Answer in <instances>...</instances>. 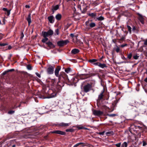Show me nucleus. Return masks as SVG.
<instances>
[{"mask_svg":"<svg viewBox=\"0 0 147 147\" xmlns=\"http://www.w3.org/2000/svg\"><path fill=\"white\" fill-rule=\"evenodd\" d=\"M138 102L132 101L127 105V107L128 109L131 110L133 112L138 113Z\"/></svg>","mask_w":147,"mask_h":147,"instance_id":"1","label":"nucleus"},{"mask_svg":"<svg viewBox=\"0 0 147 147\" xmlns=\"http://www.w3.org/2000/svg\"><path fill=\"white\" fill-rule=\"evenodd\" d=\"M91 88V85L89 84L84 85L83 88L81 87V88L82 89V91L86 93H87L90 90Z\"/></svg>","mask_w":147,"mask_h":147,"instance_id":"2","label":"nucleus"},{"mask_svg":"<svg viewBox=\"0 0 147 147\" xmlns=\"http://www.w3.org/2000/svg\"><path fill=\"white\" fill-rule=\"evenodd\" d=\"M67 76L64 72H61L60 73L59 77V82L60 81H64L67 79Z\"/></svg>","mask_w":147,"mask_h":147,"instance_id":"3","label":"nucleus"},{"mask_svg":"<svg viewBox=\"0 0 147 147\" xmlns=\"http://www.w3.org/2000/svg\"><path fill=\"white\" fill-rule=\"evenodd\" d=\"M53 34V31L51 29H49L47 32L42 31V34L43 37L51 36Z\"/></svg>","mask_w":147,"mask_h":147,"instance_id":"4","label":"nucleus"},{"mask_svg":"<svg viewBox=\"0 0 147 147\" xmlns=\"http://www.w3.org/2000/svg\"><path fill=\"white\" fill-rule=\"evenodd\" d=\"M92 114L95 116L100 117L102 116L103 114V111L99 110H96L93 109L92 110Z\"/></svg>","mask_w":147,"mask_h":147,"instance_id":"5","label":"nucleus"},{"mask_svg":"<svg viewBox=\"0 0 147 147\" xmlns=\"http://www.w3.org/2000/svg\"><path fill=\"white\" fill-rule=\"evenodd\" d=\"M85 24L86 26L89 27V28H94L96 26V24L92 22V20H88L85 22Z\"/></svg>","mask_w":147,"mask_h":147,"instance_id":"6","label":"nucleus"},{"mask_svg":"<svg viewBox=\"0 0 147 147\" xmlns=\"http://www.w3.org/2000/svg\"><path fill=\"white\" fill-rule=\"evenodd\" d=\"M69 42V41L68 40H62L58 41L57 44L59 47H62L66 45Z\"/></svg>","mask_w":147,"mask_h":147,"instance_id":"7","label":"nucleus"},{"mask_svg":"<svg viewBox=\"0 0 147 147\" xmlns=\"http://www.w3.org/2000/svg\"><path fill=\"white\" fill-rule=\"evenodd\" d=\"M137 14L138 16V20L142 24H144V16L139 13H138Z\"/></svg>","mask_w":147,"mask_h":147,"instance_id":"8","label":"nucleus"},{"mask_svg":"<svg viewBox=\"0 0 147 147\" xmlns=\"http://www.w3.org/2000/svg\"><path fill=\"white\" fill-rule=\"evenodd\" d=\"M51 133L53 134H56L62 135H65L66 134L65 132L60 130H56L52 131L51 132Z\"/></svg>","mask_w":147,"mask_h":147,"instance_id":"9","label":"nucleus"},{"mask_svg":"<svg viewBox=\"0 0 147 147\" xmlns=\"http://www.w3.org/2000/svg\"><path fill=\"white\" fill-rule=\"evenodd\" d=\"M104 92V90H103L101 92V93L98 95L97 101H99L104 98V95L103 94Z\"/></svg>","mask_w":147,"mask_h":147,"instance_id":"10","label":"nucleus"},{"mask_svg":"<svg viewBox=\"0 0 147 147\" xmlns=\"http://www.w3.org/2000/svg\"><path fill=\"white\" fill-rule=\"evenodd\" d=\"M71 124V123H65L64 122H61L59 123L58 125L62 127H66Z\"/></svg>","mask_w":147,"mask_h":147,"instance_id":"11","label":"nucleus"},{"mask_svg":"<svg viewBox=\"0 0 147 147\" xmlns=\"http://www.w3.org/2000/svg\"><path fill=\"white\" fill-rule=\"evenodd\" d=\"M54 69V67L52 66H51L48 68L47 69V73L50 74H53V73Z\"/></svg>","mask_w":147,"mask_h":147,"instance_id":"12","label":"nucleus"},{"mask_svg":"<svg viewBox=\"0 0 147 147\" xmlns=\"http://www.w3.org/2000/svg\"><path fill=\"white\" fill-rule=\"evenodd\" d=\"M61 69L60 67V66H57L55 69V75L57 77H59V71Z\"/></svg>","mask_w":147,"mask_h":147,"instance_id":"13","label":"nucleus"},{"mask_svg":"<svg viewBox=\"0 0 147 147\" xmlns=\"http://www.w3.org/2000/svg\"><path fill=\"white\" fill-rule=\"evenodd\" d=\"M47 19L50 23L52 24L54 23L55 20L54 17L53 16H51L48 17Z\"/></svg>","mask_w":147,"mask_h":147,"instance_id":"14","label":"nucleus"},{"mask_svg":"<svg viewBox=\"0 0 147 147\" xmlns=\"http://www.w3.org/2000/svg\"><path fill=\"white\" fill-rule=\"evenodd\" d=\"M79 52L80 51L79 49H74L72 50L71 53L72 54L75 55L79 53Z\"/></svg>","mask_w":147,"mask_h":147,"instance_id":"15","label":"nucleus"},{"mask_svg":"<svg viewBox=\"0 0 147 147\" xmlns=\"http://www.w3.org/2000/svg\"><path fill=\"white\" fill-rule=\"evenodd\" d=\"M46 44H47L48 46L51 48H54L55 47V46L50 41H49L46 42Z\"/></svg>","mask_w":147,"mask_h":147,"instance_id":"16","label":"nucleus"},{"mask_svg":"<svg viewBox=\"0 0 147 147\" xmlns=\"http://www.w3.org/2000/svg\"><path fill=\"white\" fill-rule=\"evenodd\" d=\"M27 20L28 22L29 25H30V23L31 22V16L30 14L28 15V18H27Z\"/></svg>","mask_w":147,"mask_h":147,"instance_id":"17","label":"nucleus"},{"mask_svg":"<svg viewBox=\"0 0 147 147\" xmlns=\"http://www.w3.org/2000/svg\"><path fill=\"white\" fill-rule=\"evenodd\" d=\"M61 15L60 14L58 13L56 15L55 18L57 20H59L61 19Z\"/></svg>","mask_w":147,"mask_h":147,"instance_id":"18","label":"nucleus"},{"mask_svg":"<svg viewBox=\"0 0 147 147\" xmlns=\"http://www.w3.org/2000/svg\"><path fill=\"white\" fill-rule=\"evenodd\" d=\"M94 74L93 73H91L84 74L85 76L86 77V78H87L89 77L94 76Z\"/></svg>","mask_w":147,"mask_h":147,"instance_id":"19","label":"nucleus"},{"mask_svg":"<svg viewBox=\"0 0 147 147\" xmlns=\"http://www.w3.org/2000/svg\"><path fill=\"white\" fill-rule=\"evenodd\" d=\"M98 66L102 68H103L104 67H107V66L106 64L105 63L101 64L100 63H99Z\"/></svg>","mask_w":147,"mask_h":147,"instance_id":"20","label":"nucleus"},{"mask_svg":"<svg viewBox=\"0 0 147 147\" xmlns=\"http://www.w3.org/2000/svg\"><path fill=\"white\" fill-rule=\"evenodd\" d=\"M80 9L83 13H85L87 10V9L85 7H82V9L81 7H80Z\"/></svg>","mask_w":147,"mask_h":147,"instance_id":"21","label":"nucleus"},{"mask_svg":"<svg viewBox=\"0 0 147 147\" xmlns=\"http://www.w3.org/2000/svg\"><path fill=\"white\" fill-rule=\"evenodd\" d=\"M97 61V59H90L89 62H90L92 64L95 62H96Z\"/></svg>","mask_w":147,"mask_h":147,"instance_id":"22","label":"nucleus"},{"mask_svg":"<svg viewBox=\"0 0 147 147\" xmlns=\"http://www.w3.org/2000/svg\"><path fill=\"white\" fill-rule=\"evenodd\" d=\"M59 8V5H57L55 6H53V8L52 9L53 11H56Z\"/></svg>","mask_w":147,"mask_h":147,"instance_id":"23","label":"nucleus"},{"mask_svg":"<svg viewBox=\"0 0 147 147\" xmlns=\"http://www.w3.org/2000/svg\"><path fill=\"white\" fill-rule=\"evenodd\" d=\"M88 16H90L92 17H94L96 16V14L95 13H91L89 14Z\"/></svg>","mask_w":147,"mask_h":147,"instance_id":"24","label":"nucleus"},{"mask_svg":"<svg viewBox=\"0 0 147 147\" xmlns=\"http://www.w3.org/2000/svg\"><path fill=\"white\" fill-rule=\"evenodd\" d=\"M114 134V133L113 131H108L106 133V134L107 135H113Z\"/></svg>","mask_w":147,"mask_h":147,"instance_id":"25","label":"nucleus"},{"mask_svg":"<svg viewBox=\"0 0 147 147\" xmlns=\"http://www.w3.org/2000/svg\"><path fill=\"white\" fill-rule=\"evenodd\" d=\"M96 19L99 21H102L104 19V18L102 16H100L99 17L97 18H96Z\"/></svg>","mask_w":147,"mask_h":147,"instance_id":"26","label":"nucleus"},{"mask_svg":"<svg viewBox=\"0 0 147 147\" xmlns=\"http://www.w3.org/2000/svg\"><path fill=\"white\" fill-rule=\"evenodd\" d=\"M51 86H54L56 84V82L55 80H52L51 81Z\"/></svg>","mask_w":147,"mask_h":147,"instance_id":"27","label":"nucleus"},{"mask_svg":"<svg viewBox=\"0 0 147 147\" xmlns=\"http://www.w3.org/2000/svg\"><path fill=\"white\" fill-rule=\"evenodd\" d=\"M127 28L128 29V31L129 32V33L130 34L131 33V27L129 25L127 26Z\"/></svg>","mask_w":147,"mask_h":147,"instance_id":"28","label":"nucleus"},{"mask_svg":"<svg viewBox=\"0 0 147 147\" xmlns=\"http://www.w3.org/2000/svg\"><path fill=\"white\" fill-rule=\"evenodd\" d=\"M44 37V38L42 40V42L45 43L46 41L48 40V38H47V37Z\"/></svg>","mask_w":147,"mask_h":147,"instance_id":"29","label":"nucleus"},{"mask_svg":"<svg viewBox=\"0 0 147 147\" xmlns=\"http://www.w3.org/2000/svg\"><path fill=\"white\" fill-rule=\"evenodd\" d=\"M127 142H124L123 143L122 145V147H127Z\"/></svg>","mask_w":147,"mask_h":147,"instance_id":"30","label":"nucleus"},{"mask_svg":"<svg viewBox=\"0 0 147 147\" xmlns=\"http://www.w3.org/2000/svg\"><path fill=\"white\" fill-rule=\"evenodd\" d=\"M59 34V30L58 28H57L55 30V35H58Z\"/></svg>","mask_w":147,"mask_h":147,"instance_id":"31","label":"nucleus"},{"mask_svg":"<svg viewBox=\"0 0 147 147\" xmlns=\"http://www.w3.org/2000/svg\"><path fill=\"white\" fill-rule=\"evenodd\" d=\"M84 144V143H82V142L79 143H78L76 144H75L74 146L73 147H77L78 146L82 144Z\"/></svg>","mask_w":147,"mask_h":147,"instance_id":"32","label":"nucleus"},{"mask_svg":"<svg viewBox=\"0 0 147 147\" xmlns=\"http://www.w3.org/2000/svg\"><path fill=\"white\" fill-rule=\"evenodd\" d=\"M107 115L110 117H113L116 115L115 114H107Z\"/></svg>","mask_w":147,"mask_h":147,"instance_id":"33","label":"nucleus"},{"mask_svg":"<svg viewBox=\"0 0 147 147\" xmlns=\"http://www.w3.org/2000/svg\"><path fill=\"white\" fill-rule=\"evenodd\" d=\"M116 104H117V102L116 101L115 102H114L113 104H112V105L113 106V109H115V108L116 107Z\"/></svg>","mask_w":147,"mask_h":147,"instance_id":"34","label":"nucleus"},{"mask_svg":"<svg viewBox=\"0 0 147 147\" xmlns=\"http://www.w3.org/2000/svg\"><path fill=\"white\" fill-rule=\"evenodd\" d=\"M70 71V68H67L65 69V71L67 73H69Z\"/></svg>","mask_w":147,"mask_h":147,"instance_id":"35","label":"nucleus"},{"mask_svg":"<svg viewBox=\"0 0 147 147\" xmlns=\"http://www.w3.org/2000/svg\"><path fill=\"white\" fill-rule=\"evenodd\" d=\"M74 131V129H73L71 128L70 129H67L66 130V132H72Z\"/></svg>","mask_w":147,"mask_h":147,"instance_id":"36","label":"nucleus"},{"mask_svg":"<svg viewBox=\"0 0 147 147\" xmlns=\"http://www.w3.org/2000/svg\"><path fill=\"white\" fill-rule=\"evenodd\" d=\"M139 56H138L137 55H135L134 56L133 58L135 59H137L139 58Z\"/></svg>","mask_w":147,"mask_h":147,"instance_id":"37","label":"nucleus"},{"mask_svg":"<svg viewBox=\"0 0 147 147\" xmlns=\"http://www.w3.org/2000/svg\"><path fill=\"white\" fill-rule=\"evenodd\" d=\"M132 57V54L131 53L127 55V58L129 59H130Z\"/></svg>","mask_w":147,"mask_h":147,"instance_id":"38","label":"nucleus"},{"mask_svg":"<svg viewBox=\"0 0 147 147\" xmlns=\"http://www.w3.org/2000/svg\"><path fill=\"white\" fill-rule=\"evenodd\" d=\"M14 111H10L8 112V113L10 114H11L14 113Z\"/></svg>","mask_w":147,"mask_h":147,"instance_id":"39","label":"nucleus"},{"mask_svg":"<svg viewBox=\"0 0 147 147\" xmlns=\"http://www.w3.org/2000/svg\"><path fill=\"white\" fill-rule=\"evenodd\" d=\"M121 145V143H120V142L118 144H115V146L117 147H120Z\"/></svg>","mask_w":147,"mask_h":147,"instance_id":"40","label":"nucleus"},{"mask_svg":"<svg viewBox=\"0 0 147 147\" xmlns=\"http://www.w3.org/2000/svg\"><path fill=\"white\" fill-rule=\"evenodd\" d=\"M36 75L39 78H40L41 77L40 74L37 72H36L35 73Z\"/></svg>","mask_w":147,"mask_h":147,"instance_id":"41","label":"nucleus"},{"mask_svg":"<svg viewBox=\"0 0 147 147\" xmlns=\"http://www.w3.org/2000/svg\"><path fill=\"white\" fill-rule=\"evenodd\" d=\"M27 68L28 70H31L32 67L30 65H28L27 66Z\"/></svg>","mask_w":147,"mask_h":147,"instance_id":"42","label":"nucleus"},{"mask_svg":"<svg viewBox=\"0 0 147 147\" xmlns=\"http://www.w3.org/2000/svg\"><path fill=\"white\" fill-rule=\"evenodd\" d=\"M99 62H95L93 64L96 66H98L99 65Z\"/></svg>","mask_w":147,"mask_h":147,"instance_id":"43","label":"nucleus"},{"mask_svg":"<svg viewBox=\"0 0 147 147\" xmlns=\"http://www.w3.org/2000/svg\"><path fill=\"white\" fill-rule=\"evenodd\" d=\"M7 45V44L6 43H0V46H4Z\"/></svg>","mask_w":147,"mask_h":147,"instance_id":"44","label":"nucleus"},{"mask_svg":"<svg viewBox=\"0 0 147 147\" xmlns=\"http://www.w3.org/2000/svg\"><path fill=\"white\" fill-rule=\"evenodd\" d=\"M14 71V69H11L9 70H8L7 71V72H9V71Z\"/></svg>","mask_w":147,"mask_h":147,"instance_id":"45","label":"nucleus"},{"mask_svg":"<svg viewBox=\"0 0 147 147\" xmlns=\"http://www.w3.org/2000/svg\"><path fill=\"white\" fill-rule=\"evenodd\" d=\"M144 45H147V39L144 41Z\"/></svg>","mask_w":147,"mask_h":147,"instance_id":"46","label":"nucleus"},{"mask_svg":"<svg viewBox=\"0 0 147 147\" xmlns=\"http://www.w3.org/2000/svg\"><path fill=\"white\" fill-rule=\"evenodd\" d=\"M127 45V44H125L124 45H122L121 46V47H123L125 46H126Z\"/></svg>","mask_w":147,"mask_h":147,"instance_id":"47","label":"nucleus"},{"mask_svg":"<svg viewBox=\"0 0 147 147\" xmlns=\"http://www.w3.org/2000/svg\"><path fill=\"white\" fill-rule=\"evenodd\" d=\"M12 54H9L8 57V59H10L11 57L12 56Z\"/></svg>","mask_w":147,"mask_h":147,"instance_id":"48","label":"nucleus"},{"mask_svg":"<svg viewBox=\"0 0 147 147\" xmlns=\"http://www.w3.org/2000/svg\"><path fill=\"white\" fill-rule=\"evenodd\" d=\"M7 15L9 16L10 14V10H7Z\"/></svg>","mask_w":147,"mask_h":147,"instance_id":"49","label":"nucleus"},{"mask_svg":"<svg viewBox=\"0 0 147 147\" xmlns=\"http://www.w3.org/2000/svg\"><path fill=\"white\" fill-rule=\"evenodd\" d=\"M116 51L118 53L119 51V48H117L116 49Z\"/></svg>","mask_w":147,"mask_h":147,"instance_id":"50","label":"nucleus"},{"mask_svg":"<svg viewBox=\"0 0 147 147\" xmlns=\"http://www.w3.org/2000/svg\"><path fill=\"white\" fill-rule=\"evenodd\" d=\"M125 39V37L124 36H122L121 38L120 39V40H122Z\"/></svg>","mask_w":147,"mask_h":147,"instance_id":"51","label":"nucleus"},{"mask_svg":"<svg viewBox=\"0 0 147 147\" xmlns=\"http://www.w3.org/2000/svg\"><path fill=\"white\" fill-rule=\"evenodd\" d=\"M104 133H105L104 131H103L102 132H99V134L100 135H103L104 134Z\"/></svg>","mask_w":147,"mask_h":147,"instance_id":"52","label":"nucleus"},{"mask_svg":"<svg viewBox=\"0 0 147 147\" xmlns=\"http://www.w3.org/2000/svg\"><path fill=\"white\" fill-rule=\"evenodd\" d=\"M136 29V27L134 26L132 27V30L133 31L135 30Z\"/></svg>","mask_w":147,"mask_h":147,"instance_id":"53","label":"nucleus"},{"mask_svg":"<svg viewBox=\"0 0 147 147\" xmlns=\"http://www.w3.org/2000/svg\"><path fill=\"white\" fill-rule=\"evenodd\" d=\"M24 35L23 34V33H22L21 34V38H23L24 37Z\"/></svg>","mask_w":147,"mask_h":147,"instance_id":"54","label":"nucleus"},{"mask_svg":"<svg viewBox=\"0 0 147 147\" xmlns=\"http://www.w3.org/2000/svg\"><path fill=\"white\" fill-rule=\"evenodd\" d=\"M11 48H12V47H11V46H10V45H9V46H8V49H9H9H11Z\"/></svg>","mask_w":147,"mask_h":147,"instance_id":"55","label":"nucleus"},{"mask_svg":"<svg viewBox=\"0 0 147 147\" xmlns=\"http://www.w3.org/2000/svg\"><path fill=\"white\" fill-rule=\"evenodd\" d=\"M3 11H7V9L5 8H3Z\"/></svg>","mask_w":147,"mask_h":147,"instance_id":"56","label":"nucleus"},{"mask_svg":"<svg viewBox=\"0 0 147 147\" xmlns=\"http://www.w3.org/2000/svg\"><path fill=\"white\" fill-rule=\"evenodd\" d=\"M53 94V95H52V97H55L56 95V94L55 93H54Z\"/></svg>","mask_w":147,"mask_h":147,"instance_id":"57","label":"nucleus"},{"mask_svg":"<svg viewBox=\"0 0 147 147\" xmlns=\"http://www.w3.org/2000/svg\"><path fill=\"white\" fill-rule=\"evenodd\" d=\"M5 19L4 18H3V24H5Z\"/></svg>","mask_w":147,"mask_h":147,"instance_id":"58","label":"nucleus"},{"mask_svg":"<svg viewBox=\"0 0 147 147\" xmlns=\"http://www.w3.org/2000/svg\"><path fill=\"white\" fill-rule=\"evenodd\" d=\"M146 143L144 142H143V146H145L146 145Z\"/></svg>","mask_w":147,"mask_h":147,"instance_id":"59","label":"nucleus"},{"mask_svg":"<svg viewBox=\"0 0 147 147\" xmlns=\"http://www.w3.org/2000/svg\"><path fill=\"white\" fill-rule=\"evenodd\" d=\"M70 35V36L72 37H73L74 36V34H71Z\"/></svg>","mask_w":147,"mask_h":147,"instance_id":"60","label":"nucleus"},{"mask_svg":"<svg viewBox=\"0 0 147 147\" xmlns=\"http://www.w3.org/2000/svg\"><path fill=\"white\" fill-rule=\"evenodd\" d=\"M25 7L26 8H29L30 7V6L29 5H26V6H25Z\"/></svg>","mask_w":147,"mask_h":147,"instance_id":"61","label":"nucleus"},{"mask_svg":"<svg viewBox=\"0 0 147 147\" xmlns=\"http://www.w3.org/2000/svg\"><path fill=\"white\" fill-rule=\"evenodd\" d=\"M7 71H4V72L3 73V75H5L6 74V73H7Z\"/></svg>","mask_w":147,"mask_h":147,"instance_id":"62","label":"nucleus"},{"mask_svg":"<svg viewBox=\"0 0 147 147\" xmlns=\"http://www.w3.org/2000/svg\"><path fill=\"white\" fill-rule=\"evenodd\" d=\"M144 81L146 82H147V78H146L144 80Z\"/></svg>","mask_w":147,"mask_h":147,"instance_id":"63","label":"nucleus"},{"mask_svg":"<svg viewBox=\"0 0 147 147\" xmlns=\"http://www.w3.org/2000/svg\"><path fill=\"white\" fill-rule=\"evenodd\" d=\"M79 128L80 129H82L83 128V127H79Z\"/></svg>","mask_w":147,"mask_h":147,"instance_id":"64","label":"nucleus"}]
</instances>
